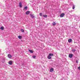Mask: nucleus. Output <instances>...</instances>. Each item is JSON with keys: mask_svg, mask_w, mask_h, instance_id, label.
<instances>
[{"mask_svg": "<svg viewBox=\"0 0 80 80\" xmlns=\"http://www.w3.org/2000/svg\"><path fill=\"white\" fill-rule=\"evenodd\" d=\"M54 70V69H53V68H51L50 69V72H52Z\"/></svg>", "mask_w": 80, "mask_h": 80, "instance_id": "9d476101", "label": "nucleus"}, {"mask_svg": "<svg viewBox=\"0 0 80 80\" xmlns=\"http://www.w3.org/2000/svg\"><path fill=\"white\" fill-rule=\"evenodd\" d=\"M21 31L22 32H24V30L23 29H21Z\"/></svg>", "mask_w": 80, "mask_h": 80, "instance_id": "2eb2a0df", "label": "nucleus"}, {"mask_svg": "<svg viewBox=\"0 0 80 80\" xmlns=\"http://www.w3.org/2000/svg\"><path fill=\"white\" fill-rule=\"evenodd\" d=\"M18 38H19V39H21V38H22V36H18Z\"/></svg>", "mask_w": 80, "mask_h": 80, "instance_id": "4468645a", "label": "nucleus"}, {"mask_svg": "<svg viewBox=\"0 0 80 80\" xmlns=\"http://www.w3.org/2000/svg\"><path fill=\"white\" fill-rule=\"evenodd\" d=\"M64 16L65 14H64V13H62L61 14V15H60V17L62 18L63 17H64Z\"/></svg>", "mask_w": 80, "mask_h": 80, "instance_id": "f03ea898", "label": "nucleus"}, {"mask_svg": "<svg viewBox=\"0 0 80 80\" xmlns=\"http://www.w3.org/2000/svg\"><path fill=\"white\" fill-rule=\"evenodd\" d=\"M75 6H72V9H75Z\"/></svg>", "mask_w": 80, "mask_h": 80, "instance_id": "f3484780", "label": "nucleus"}, {"mask_svg": "<svg viewBox=\"0 0 80 80\" xmlns=\"http://www.w3.org/2000/svg\"><path fill=\"white\" fill-rule=\"evenodd\" d=\"M75 43V42H74V43Z\"/></svg>", "mask_w": 80, "mask_h": 80, "instance_id": "393cba45", "label": "nucleus"}, {"mask_svg": "<svg viewBox=\"0 0 80 80\" xmlns=\"http://www.w3.org/2000/svg\"><path fill=\"white\" fill-rule=\"evenodd\" d=\"M72 39H69L68 40V42L69 43L72 42Z\"/></svg>", "mask_w": 80, "mask_h": 80, "instance_id": "0eeeda50", "label": "nucleus"}, {"mask_svg": "<svg viewBox=\"0 0 80 80\" xmlns=\"http://www.w3.org/2000/svg\"><path fill=\"white\" fill-rule=\"evenodd\" d=\"M53 57V54L50 53L48 54L47 58L48 59H52V57Z\"/></svg>", "mask_w": 80, "mask_h": 80, "instance_id": "f257e3e1", "label": "nucleus"}, {"mask_svg": "<svg viewBox=\"0 0 80 80\" xmlns=\"http://www.w3.org/2000/svg\"><path fill=\"white\" fill-rule=\"evenodd\" d=\"M8 63H9V65H12V61H10L8 62Z\"/></svg>", "mask_w": 80, "mask_h": 80, "instance_id": "39448f33", "label": "nucleus"}, {"mask_svg": "<svg viewBox=\"0 0 80 80\" xmlns=\"http://www.w3.org/2000/svg\"><path fill=\"white\" fill-rule=\"evenodd\" d=\"M24 8L25 10H27V7L26 6V7H24Z\"/></svg>", "mask_w": 80, "mask_h": 80, "instance_id": "a211bd4d", "label": "nucleus"}, {"mask_svg": "<svg viewBox=\"0 0 80 80\" xmlns=\"http://www.w3.org/2000/svg\"><path fill=\"white\" fill-rule=\"evenodd\" d=\"M76 62L77 63H78V60H76Z\"/></svg>", "mask_w": 80, "mask_h": 80, "instance_id": "4be33fe9", "label": "nucleus"}, {"mask_svg": "<svg viewBox=\"0 0 80 80\" xmlns=\"http://www.w3.org/2000/svg\"><path fill=\"white\" fill-rule=\"evenodd\" d=\"M0 29H1V30H4V27L3 26L1 27Z\"/></svg>", "mask_w": 80, "mask_h": 80, "instance_id": "9b49d317", "label": "nucleus"}, {"mask_svg": "<svg viewBox=\"0 0 80 80\" xmlns=\"http://www.w3.org/2000/svg\"><path fill=\"white\" fill-rule=\"evenodd\" d=\"M8 57L9 58H12V55L10 54H8Z\"/></svg>", "mask_w": 80, "mask_h": 80, "instance_id": "423d86ee", "label": "nucleus"}, {"mask_svg": "<svg viewBox=\"0 0 80 80\" xmlns=\"http://www.w3.org/2000/svg\"><path fill=\"white\" fill-rule=\"evenodd\" d=\"M52 25L55 26V25H56V23L55 22H53V23H52Z\"/></svg>", "mask_w": 80, "mask_h": 80, "instance_id": "ddd939ff", "label": "nucleus"}, {"mask_svg": "<svg viewBox=\"0 0 80 80\" xmlns=\"http://www.w3.org/2000/svg\"><path fill=\"white\" fill-rule=\"evenodd\" d=\"M33 58H35H35H36V56H33Z\"/></svg>", "mask_w": 80, "mask_h": 80, "instance_id": "6ab92c4d", "label": "nucleus"}, {"mask_svg": "<svg viewBox=\"0 0 80 80\" xmlns=\"http://www.w3.org/2000/svg\"><path fill=\"white\" fill-rule=\"evenodd\" d=\"M75 49H73L72 51H73V52H75Z\"/></svg>", "mask_w": 80, "mask_h": 80, "instance_id": "412c9836", "label": "nucleus"}, {"mask_svg": "<svg viewBox=\"0 0 80 80\" xmlns=\"http://www.w3.org/2000/svg\"><path fill=\"white\" fill-rule=\"evenodd\" d=\"M30 15L31 16V17H32V18H35V16H33V14H30Z\"/></svg>", "mask_w": 80, "mask_h": 80, "instance_id": "1a4fd4ad", "label": "nucleus"}, {"mask_svg": "<svg viewBox=\"0 0 80 80\" xmlns=\"http://www.w3.org/2000/svg\"><path fill=\"white\" fill-rule=\"evenodd\" d=\"M29 13H30V12L29 11H27L26 13V15H28Z\"/></svg>", "mask_w": 80, "mask_h": 80, "instance_id": "f8f14e48", "label": "nucleus"}, {"mask_svg": "<svg viewBox=\"0 0 80 80\" xmlns=\"http://www.w3.org/2000/svg\"><path fill=\"white\" fill-rule=\"evenodd\" d=\"M69 57L70 58H72L73 57V54H70L69 55Z\"/></svg>", "mask_w": 80, "mask_h": 80, "instance_id": "7ed1b4c3", "label": "nucleus"}, {"mask_svg": "<svg viewBox=\"0 0 80 80\" xmlns=\"http://www.w3.org/2000/svg\"><path fill=\"white\" fill-rule=\"evenodd\" d=\"M19 7L20 8H22V2H20L19 3Z\"/></svg>", "mask_w": 80, "mask_h": 80, "instance_id": "20e7f679", "label": "nucleus"}, {"mask_svg": "<svg viewBox=\"0 0 80 80\" xmlns=\"http://www.w3.org/2000/svg\"><path fill=\"white\" fill-rule=\"evenodd\" d=\"M2 63H4L5 62V60H4L3 61H2Z\"/></svg>", "mask_w": 80, "mask_h": 80, "instance_id": "b1692460", "label": "nucleus"}, {"mask_svg": "<svg viewBox=\"0 0 80 80\" xmlns=\"http://www.w3.org/2000/svg\"><path fill=\"white\" fill-rule=\"evenodd\" d=\"M78 69L79 70H80V67H78Z\"/></svg>", "mask_w": 80, "mask_h": 80, "instance_id": "5701e85b", "label": "nucleus"}, {"mask_svg": "<svg viewBox=\"0 0 80 80\" xmlns=\"http://www.w3.org/2000/svg\"><path fill=\"white\" fill-rule=\"evenodd\" d=\"M43 16L44 17H47V15H43Z\"/></svg>", "mask_w": 80, "mask_h": 80, "instance_id": "aec40b11", "label": "nucleus"}, {"mask_svg": "<svg viewBox=\"0 0 80 80\" xmlns=\"http://www.w3.org/2000/svg\"><path fill=\"white\" fill-rule=\"evenodd\" d=\"M28 51L30 52V53H33V51L32 50L29 49L28 50Z\"/></svg>", "mask_w": 80, "mask_h": 80, "instance_id": "6e6552de", "label": "nucleus"}, {"mask_svg": "<svg viewBox=\"0 0 80 80\" xmlns=\"http://www.w3.org/2000/svg\"><path fill=\"white\" fill-rule=\"evenodd\" d=\"M39 15H40V16L41 17H42V13H40Z\"/></svg>", "mask_w": 80, "mask_h": 80, "instance_id": "dca6fc26", "label": "nucleus"}]
</instances>
